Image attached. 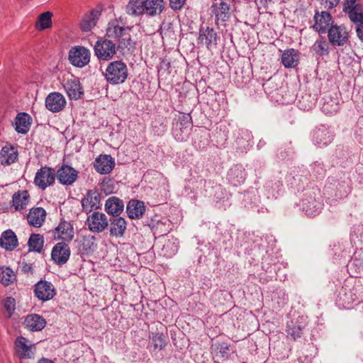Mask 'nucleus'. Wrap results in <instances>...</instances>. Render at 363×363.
I'll return each instance as SVG.
<instances>
[{
  "label": "nucleus",
  "instance_id": "54",
  "mask_svg": "<svg viewBox=\"0 0 363 363\" xmlns=\"http://www.w3.org/2000/svg\"><path fill=\"white\" fill-rule=\"evenodd\" d=\"M299 318L301 320V321L297 325V328L298 330H301L305 328V327L306 325L308 318L306 315H301V316H299Z\"/></svg>",
  "mask_w": 363,
  "mask_h": 363
},
{
  "label": "nucleus",
  "instance_id": "48",
  "mask_svg": "<svg viewBox=\"0 0 363 363\" xmlns=\"http://www.w3.org/2000/svg\"><path fill=\"white\" fill-rule=\"evenodd\" d=\"M355 135L359 143L363 144V118L357 123V126L355 130Z\"/></svg>",
  "mask_w": 363,
  "mask_h": 363
},
{
  "label": "nucleus",
  "instance_id": "4",
  "mask_svg": "<svg viewBox=\"0 0 363 363\" xmlns=\"http://www.w3.org/2000/svg\"><path fill=\"white\" fill-rule=\"evenodd\" d=\"M334 134L329 126L325 124L317 125L312 132V141L318 147L328 146L332 143Z\"/></svg>",
  "mask_w": 363,
  "mask_h": 363
},
{
  "label": "nucleus",
  "instance_id": "30",
  "mask_svg": "<svg viewBox=\"0 0 363 363\" xmlns=\"http://www.w3.org/2000/svg\"><path fill=\"white\" fill-rule=\"evenodd\" d=\"M46 211L41 207L32 208L27 215L29 225L39 228L45 221Z\"/></svg>",
  "mask_w": 363,
  "mask_h": 363
},
{
  "label": "nucleus",
  "instance_id": "28",
  "mask_svg": "<svg viewBox=\"0 0 363 363\" xmlns=\"http://www.w3.org/2000/svg\"><path fill=\"white\" fill-rule=\"evenodd\" d=\"M18 150L11 144H6L0 152V162L3 165H10L18 159Z\"/></svg>",
  "mask_w": 363,
  "mask_h": 363
},
{
  "label": "nucleus",
  "instance_id": "36",
  "mask_svg": "<svg viewBox=\"0 0 363 363\" xmlns=\"http://www.w3.org/2000/svg\"><path fill=\"white\" fill-rule=\"evenodd\" d=\"M43 236L40 234H31L28 241L29 250L37 252H40L43 250Z\"/></svg>",
  "mask_w": 363,
  "mask_h": 363
},
{
  "label": "nucleus",
  "instance_id": "13",
  "mask_svg": "<svg viewBox=\"0 0 363 363\" xmlns=\"http://www.w3.org/2000/svg\"><path fill=\"white\" fill-rule=\"evenodd\" d=\"M69 60L74 66L83 67L89 62L90 52L84 47H76L69 51Z\"/></svg>",
  "mask_w": 363,
  "mask_h": 363
},
{
  "label": "nucleus",
  "instance_id": "19",
  "mask_svg": "<svg viewBox=\"0 0 363 363\" xmlns=\"http://www.w3.org/2000/svg\"><path fill=\"white\" fill-rule=\"evenodd\" d=\"M115 167V160L109 155H101L94 162L95 170L101 174H107L111 172Z\"/></svg>",
  "mask_w": 363,
  "mask_h": 363
},
{
  "label": "nucleus",
  "instance_id": "38",
  "mask_svg": "<svg viewBox=\"0 0 363 363\" xmlns=\"http://www.w3.org/2000/svg\"><path fill=\"white\" fill-rule=\"evenodd\" d=\"M52 13L50 11H46L38 16L35 23V27L38 30H43L52 26Z\"/></svg>",
  "mask_w": 363,
  "mask_h": 363
},
{
  "label": "nucleus",
  "instance_id": "14",
  "mask_svg": "<svg viewBox=\"0 0 363 363\" xmlns=\"http://www.w3.org/2000/svg\"><path fill=\"white\" fill-rule=\"evenodd\" d=\"M328 33V39L333 45L342 46L349 39V34L346 28L342 26H331Z\"/></svg>",
  "mask_w": 363,
  "mask_h": 363
},
{
  "label": "nucleus",
  "instance_id": "44",
  "mask_svg": "<svg viewBox=\"0 0 363 363\" xmlns=\"http://www.w3.org/2000/svg\"><path fill=\"white\" fill-rule=\"evenodd\" d=\"M118 47L119 48H127L128 50H130V48H134L135 43L133 41L131 36L129 33L126 32V35L124 37H121V38L118 40Z\"/></svg>",
  "mask_w": 363,
  "mask_h": 363
},
{
  "label": "nucleus",
  "instance_id": "16",
  "mask_svg": "<svg viewBox=\"0 0 363 363\" xmlns=\"http://www.w3.org/2000/svg\"><path fill=\"white\" fill-rule=\"evenodd\" d=\"M78 177V172L72 167L63 164L55 172V178L62 185H72Z\"/></svg>",
  "mask_w": 363,
  "mask_h": 363
},
{
  "label": "nucleus",
  "instance_id": "18",
  "mask_svg": "<svg viewBox=\"0 0 363 363\" xmlns=\"http://www.w3.org/2000/svg\"><path fill=\"white\" fill-rule=\"evenodd\" d=\"M66 104L65 98L59 92H52L45 99V107L52 113L61 111L65 107Z\"/></svg>",
  "mask_w": 363,
  "mask_h": 363
},
{
  "label": "nucleus",
  "instance_id": "57",
  "mask_svg": "<svg viewBox=\"0 0 363 363\" xmlns=\"http://www.w3.org/2000/svg\"><path fill=\"white\" fill-rule=\"evenodd\" d=\"M38 363H54L52 360L46 359V358H42L38 361Z\"/></svg>",
  "mask_w": 363,
  "mask_h": 363
},
{
  "label": "nucleus",
  "instance_id": "25",
  "mask_svg": "<svg viewBox=\"0 0 363 363\" xmlns=\"http://www.w3.org/2000/svg\"><path fill=\"white\" fill-rule=\"evenodd\" d=\"M110 221V235L116 238H121L125 235L127 229V223L124 218L121 216L113 217Z\"/></svg>",
  "mask_w": 363,
  "mask_h": 363
},
{
  "label": "nucleus",
  "instance_id": "58",
  "mask_svg": "<svg viewBox=\"0 0 363 363\" xmlns=\"http://www.w3.org/2000/svg\"><path fill=\"white\" fill-rule=\"evenodd\" d=\"M272 1V0H269V1ZM265 1H266V2H267V1H268V0H265Z\"/></svg>",
  "mask_w": 363,
  "mask_h": 363
},
{
  "label": "nucleus",
  "instance_id": "21",
  "mask_svg": "<svg viewBox=\"0 0 363 363\" xmlns=\"http://www.w3.org/2000/svg\"><path fill=\"white\" fill-rule=\"evenodd\" d=\"M199 40L204 43L208 49L215 48L218 45V35L213 28H201Z\"/></svg>",
  "mask_w": 363,
  "mask_h": 363
},
{
  "label": "nucleus",
  "instance_id": "27",
  "mask_svg": "<svg viewBox=\"0 0 363 363\" xmlns=\"http://www.w3.org/2000/svg\"><path fill=\"white\" fill-rule=\"evenodd\" d=\"M124 203L122 199L116 197H109L105 203V211L108 215L113 217L119 216L123 211Z\"/></svg>",
  "mask_w": 363,
  "mask_h": 363
},
{
  "label": "nucleus",
  "instance_id": "23",
  "mask_svg": "<svg viewBox=\"0 0 363 363\" xmlns=\"http://www.w3.org/2000/svg\"><path fill=\"white\" fill-rule=\"evenodd\" d=\"M30 196L28 191H18L13 194L11 207L15 211L22 212L27 208Z\"/></svg>",
  "mask_w": 363,
  "mask_h": 363
},
{
  "label": "nucleus",
  "instance_id": "53",
  "mask_svg": "<svg viewBox=\"0 0 363 363\" xmlns=\"http://www.w3.org/2000/svg\"><path fill=\"white\" fill-rule=\"evenodd\" d=\"M159 119L161 122V128H159L158 130H155V132L157 133L158 135H161V134H163L166 130L167 125H166V124H164V123H166V119L163 118H161Z\"/></svg>",
  "mask_w": 363,
  "mask_h": 363
},
{
  "label": "nucleus",
  "instance_id": "5",
  "mask_svg": "<svg viewBox=\"0 0 363 363\" xmlns=\"http://www.w3.org/2000/svg\"><path fill=\"white\" fill-rule=\"evenodd\" d=\"M210 10L216 24L225 22L230 17V5L225 0H213Z\"/></svg>",
  "mask_w": 363,
  "mask_h": 363
},
{
  "label": "nucleus",
  "instance_id": "45",
  "mask_svg": "<svg viewBox=\"0 0 363 363\" xmlns=\"http://www.w3.org/2000/svg\"><path fill=\"white\" fill-rule=\"evenodd\" d=\"M16 301L12 297H7L4 302V307L7 312V317L11 318L16 308Z\"/></svg>",
  "mask_w": 363,
  "mask_h": 363
},
{
  "label": "nucleus",
  "instance_id": "40",
  "mask_svg": "<svg viewBox=\"0 0 363 363\" xmlns=\"http://www.w3.org/2000/svg\"><path fill=\"white\" fill-rule=\"evenodd\" d=\"M150 338L152 340L155 350H162L166 346V337L162 333L158 331L152 333Z\"/></svg>",
  "mask_w": 363,
  "mask_h": 363
},
{
  "label": "nucleus",
  "instance_id": "43",
  "mask_svg": "<svg viewBox=\"0 0 363 363\" xmlns=\"http://www.w3.org/2000/svg\"><path fill=\"white\" fill-rule=\"evenodd\" d=\"M313 50L320 55L328 53L329 44L326 40H316L313 46Z\"/></svg>",
  "mask_w": 363,
  "mask_h": 363
},
{
  "label": "nucleus",
  "instance_id": "47",
  "mask_svg": "<svg viewBox=\"0 0 363 363\" xmlns=\"http://www.w3.org/2000/svg\"><path fill=\"white\" fill-rule=\"evenodd\" d=\"M180 128L187 130L191 125V118L189 114H184L179 118Z\"/></svg>",
  "mask_w": 363,
  "mask_h": 363
},
{
  "label": "nucleus",
  "instance_id": "31",
  "mask_svg": "<svg viewBox=\"0 0 363 363\" xmlns=\"http://www.w3.org/2000/svg\"><path fill=\"white\" fill-rule=\"evenodd\" d=\"M24 324L31 331H40L45 328L46 321L40 315L30 314L26 317Z\"/></svg>",
  "mask_w": 363,
  "mask_h": 363
},
{
  "label": "nucleus",
  "instance_id": "32",
  "mask_svg": "<svg viewBox=\"0 0 363 363\" xmlns=\"http://www.w3.org/2000/svg\"><path fill=\"white\" fill-rule=\"evenodd\" d=\"M0 245L6 250H13L18 245L16 235L11 230L4 231L0 238Z\"/></svg>",
  "mask_w": 363,
  "mask_h": 363
},
{
  "label": "nucleus",
  "instance_id": "15",
  "mask_svg": "<svg viewBox=\"0 0 363 363\" xmlns=\"http://www.w3.org/2000/svg\"><path fill=\"white\" fill-rule=\"evenodd\" d=\"M82 210L89 213L101 206V194L95 189L89 190L86 196L82 199Z\"/></svg>",
  "mask_w": 363,
  "mask_h": 363
},
{
  "label": "nucleus",
  "instance_id": "3",
  "mask_svg": "<svg viewBox=\"0 0 363 363\" xmlns=\"http://www.w3.org/2000/svg\"><path fill=\"white\" fill-rule=\"evenodd\" d=\"M94 52L99 60L108 61L116 53V44L111 40L101 38L94 45Z\"/></svg>",
  "mask_w": 363,
  "mask_h": 363
},
{
  "label": "nucleus",
  "instance_id": "56",
  "mask_svg": "<svg viewBox=\"0 0 363 363\" xmlns=\"http://www.w3.org/2000/svg\"><path fill=\"white\" fill-rule=\"evenodd\" d=\"M288 335L291 336L292 337L295 338V330L293 328H291L289 325H287V330H286Z\"/></svg>",
  "mask_w": 363,
  "mask_h": 363
},
{
  "label": "nucleus",
  "instance_id": "35",
  "mask_svg": "<svg viewBox=\"0 0 363 363\" xmlns=\"http://www.w3.org/2000/svg\"><path fill=\"white\" fill-rule=\"evenodd\" d=\"M164 6L163 0H145V13L149 16L160 13Z\"/></svg>",
  "mask_w": 363,
  "mask_h": 363
},
{
  "label": "nucleus",
  "instance_id": "55",
  "mask_svg": "<svg viewBox=\"0 0 363 363\" xmlns=\"http://www.w3.org/2000/svg\"><path fill=\"white\" fill-rule=\"evenodd\" d=\"M343 301L345 304H350V303L354 301L356 299H357V297L354 295V297L352 296V295L350 296V298L347 297V294L345 292L344 293Z\"/></svg>",
  "mask_w": 363,
  "mask_h": 363
},
{
  "label": "nucleus",
  "instance_id": "37",
  "mask_svg": "<svg viewBox=\"0 0 363 363\" xmlns=\"http://www.w3.org/2000/svg\"><path fill=\"white\" fill-rule=\"evenodd\" d=\"M96 247L95 238L91 235H85L80 240V249L85 254L94 252Z\"/></svg>",
  "mask_w": 363,
  "mask_h": 363
},
{
  "label": "nucleus",
  "instance_id": "9",
  "mask_svg": "<svg viewBox=\"0 0 363 363\" xmlns=\"http://www.w3.org/2000/svg\"><path fill=\"white\" fill-rule=\"evenodd\" d=\"M86 224L90 231L99 233L107 228L108 220L105 213L94 211L87 217Z\"/></svg>",
  "mask_w": 363,
  "mask_h": 363
},
{
  "label": "nucleus",
  "instance_id": "6",
  "mask_svg": "<svg viewBox=\"0 0 363 363\" xmlns=\"http://www.w3.org/2000/svg\"><path fill=\"white\" fill-rule=\"evenodd\" d=\"M299 206L306 215L313 217L320 213L323 204L320 199L315 198L314 194H309L302 199Z\"/></svg>",
  "mask_w": 363,
  "mask_h": 363
},
{
  "label": "nucleus",
  "instance_id": "26",
  "mask_svg": "<svg viewBox=\"0 0 363 363\" xmlns=\"http://www.w3.org/2000/svg\"><path fill=\"white\" fill-rule=\"evenodd\" d=\"M130 30L129 27L121 26L116 19L110 21L106 30V35L109 38L118 40L126 35V31Z\"/></svg>",
  "mask_w": 363,
  "mask_h": 363
},
{
  "label": "nucleus",
  "instance_id": "8",
  "mask_svg": "<svg viewBox=\"0 0 363 363\" xmlns=\"http://www.w3.org/2000/svg\"><path fill=\"white\" fill-rule=\"evenodd\" d=\"M62 86L71 100H77L84 94L83 88L79 80L74 76H69L67 78L63 77Z\"/></svg>",
  "mask_w": 363,
  "mask_h": 363
},
{
  "label": "nucleus",
  "instance_id": "22",
  "mask_svg": "<svg viewBox=\"0 0 363 363\" xmlns=\"http://www.w3.org/2000/svg\"><path fill=\"white\" fill-rule=\"evenodd\" d=\"M28 340L23 337H18L16 342L15 346L16 352L21 359L34 357L35 347L34 345H28Z\"/></svg>",
  "mask_w": 363,
  "mask_h": 363
},
{
  "label": "nucleus",
  "instance_id": "20",
  "mask_svg": "<svg viewBox=\"0 0 363 363\" xmlns=\"http://www.w3.org/2000/svg\"><path fill=\"white\" fill-rule=\"evenodd\" d=\"M313 28L319 33H325L332 26V16L328 11L316 12L314 15Z\"/></svg>",
  "mask_w": 363,
  "mask_h": 363
},
{
  "label": "nucleus",
  "instance_id": "42",
  "mask_svg": "<svg viewBox=\"0 0 363 363\" xmlns=\"http://www.w3.org/2000/svg\"><path fill=\"white\" fill-rule=\"evenodd\" d=\"M294 49L286 50L281 56V62L285 67H294V62L295 60V54Z\"/></svg>",
  "mask_w": 363,
  "mask_h": 363
},
{
  "label": "nucleus",
  "instance_id": "1",
  "mask_svg": "<svg viewBox=\"0 0 363 363\" xmlns=\"http://www.w3.org/2000/svg\"><path fill=\"white\" fill-rule=\"evenodd\" d=\"M108 83L117 85L123 83L128 75L127 65L122 60H116L110 62L104 73Z\"/></svg>",
  "mask_w": 363,
  "mask_h": 363
},
{
  "label": "nucleus",
  "instance_id": "2",
  "mask_svg": "<svg viewBox=\"0 0 363 363\" xmlns=\"http://www.w3.org/2000/svg\"><path fill=\"white\" fill-rule=\"evenodd\" d=\"M343 11L356 25V32L359 40L363 42V9L357 0H346L343 4Z\"/></svg>",
  "mask_w": 363,
  "mask_h": 363
},
{
  "label": "nucleus",
  "instance_id": "33",
  "mask_svg": "<svg viewBox=\"0 0 363 363\" xmlns=\"http://www.w3.org/2000/svg\"><path fill=\"white\" fill-rule=\"evenodd\" d=\"M100 14L99 11L94 10L86 14L81 21V29L85 32L91 30L96 26Z\"/></svg>",
  "mask_w": 363,
  "mask_h": 363
},
{
  "label": "nucleus",
  "instance_id": "50",
  "mask_svg": "<svg viewBox=\"0 0 363 363\" xmlns=\"http://www.w3.org/2000/svg\"><path fill=\"white\" fill-rule=\"evenodd\" d=\"M186 0H169V6L173 10H180Z\"/></svg>",
  "mask_w": 363,
  "mask_h": 363
},
{
  "label": "nucleus",
  "instance_id": "11",
  "mask_svg": "<svg viewBox=\"0 0 363 363\" xmlns=\"http://www.w3.org/2000/svg\"><path fill=\"white\" fill-rule=\"evenodd\" d=\"M34 294L38 300L47 301L56 294L53 284L45 280H40L34 286Z\"/></svg>",
  "mask_w": 363,
  "mask_h": 363
},
{
  "label": "nucleus",
  "instance_id": "17",
  "mask_svg": "<svg viewBox=\"0 0 363 363\" xmlns=\"http://www.w3.org/2000/svg\"><path fill=\"white\" fill-rule=\"evenodd\" d=\"M69 246L65 242H58L52 248L51 257L57 265L65 264L70 257Z\"/></svg>",
  "mask_w": 363,
  "mask_h": 363
},
{
  "label": "nucleus",
  "instance_id": "12",
  "mask_svg": "<svg viewBox=\"0 0 363 363\" xmlns=\"http://www.w3.org/2000/svg\"><path fill=\"white\" fill-rule=\"evenodd\" d=\"M320 108L325 115H333L340 109V99L337 93L325 94L320 101Z\"/></svg>",
  "mask_w": 363,
  "mask_h": 363
},
{
  "label": "nucleus",
  "instance_id": "46",
  "mask_svg": "<svg viewBox=\"0 0 363 363\" xmlns=\"http://www.w3.org/2000/svg\"><path fill=\"white\" fill-rule=\"evenodd\" d=\"M173 134L174 135L175 139L177 141H184L186 140V137L188 135L187 130H184L182 128H179V129L177 128H175L173 130Z\"/></svg>",
  "mask_w": 363,
  "mask_h": 363
},
{
  "label": "nucleus",
  "instance_id": "10",
  "mask_svg": "<svg viewBox=\"0 0 363 363\" xmlns=\"http://www.w3.org/2000/svg\"><path fill=\"white\" fill-rule=\"evenodd\" d=\"M52 233L55 240H62L61 242H71L74 235V231L72 225L62 219L57 226L52 230Z\"/></svg>",
  "mask_w": 363,
  "mask_h": 363
},
{
  "label": "nucleus",
  "instance_id": "24",
  "mask_svg": "<svg viewBox=\"0 0 363 363\" xmlns=\"http://www.w3.org/2000/svg\"><path fill=\"white\" fill-rule=\"evenodd\" d=\"M146 206L143 201L131 199L126 206V213L131 219H140L145 214Z\"/></svg>",
  "mask_w": 363,
  "mask_h": 363
},
{
  "label": "nucleus",
  "instance_id": "29",
  "mask_svg": "<svg viewBox=\"0 0 363 363\" xmlns=\"http://www.w3.org/2000/svg\"><path fill=\"white\" fill-rule=\"evenodd\" d=\"M31 125V117L29 114L22 112L17 114L14 120V128L17 133H27Z\"/></svg>",
  "mask_w": 363,
  "mask_h": 363
},
{
  "label": "nucleus",
  "instance_id": "41",
  "mask_svg": "<svg viewBox=\"0 0 363 363\" xmlns=\"http://www.w3.org/2000/svg\"><path fill=\"white\" fill-rule=\"evenodd\" d=\"M314 104V99L310 94H305L299 99L297 106L301 110L308 111L312 108Z\"/></svg>",
  "mask_w": 363,
  "mask_h": 363
},
{
  "label": "nucleus",
  "instance_id": "34",
  "mask_svg": "<svg viewBox=\"0 0 363 363\" xmlns=\"http://www.w3.org/2000/svg\"><path fill=\"white\" fill-rule=\"evenodd\" d=\"M126 13L135 16L145 13V0H130L126 6Z\"/></svg>",
  "mask_w": 363,
  "mask_h": 363
},
{
  "label": "nucleus",
  "instance_id": "7",
  "mask_svg": "<svg viewBox=\"0 0 363 363\" xmlns=\"http://www.w3.org/2000/svg\"><path fill=\"white\" fill-rule=\"evenodd\" d=\"M55 181V171L48 167H43L38 169L34 178V184L39 189L45 190L48 186H52Z\"/></svg>",
  "mask_w": 363,
  "mask_h": 363
},
{
  "label": "nucleus",
  "instance_id": "49",
  "mask_svg": "<svg viewBox=\"0 0 363 363\" xmlns=\"http://www.w3.org/2000/svg\"><path fill=\"white\" fill-rule=\"evenodd\" d=\"M213 347H214L217 352H219L222 357H225L229 351L228 346L225 343H215Z\"/></svg>",
  "mask_w": 363,
  "mask_h": 363
},
{
  "label": "nucleus",
  "instance_id": "39",
  "mask_svg": "<svg viewBox=\"0 0 363 363\" xmlns=\"http://www.w3.org/2000/svg\"><path fill=\"white\" fill-rule=\"evenodd\" d=\"M16 279V275L9 267H0V283L9 286Z\"/></svg>",
  "mask_w": 363,
  "mask_h": 363
},
{
  "label": "nucleus",
  "instance_id": "52",
  "mask_svg": "<svg viewBox=\"0 0 363 363\" xmlns=\"http://www.w3.org/2000/svg\"><path fill=\"white\" fill-rule=\"evenodd\" d=\"M350 267L352 266L357 267L359 270H363V257L360 259H354L351 263L349 264Z\"/></svg>",
  "mask_w": 363,
  "mask_h": 363
},
{
  "label": "nucleus",
  "instance_id": "51",
  "mask_svg": "<svg viewBox=\"0 0 363 363\" xmlns=\"http://www.w3.org/2000/svg\"><path fill=\"white\" fill-rule=\"evenodd\" d=\"M21 272H23L25 274H33V268L31 264L26 263L25 262H23L21 264Z\"/></svg>",
  "mask_w": 363,
  "mask_h": 363
}]
</instances>
